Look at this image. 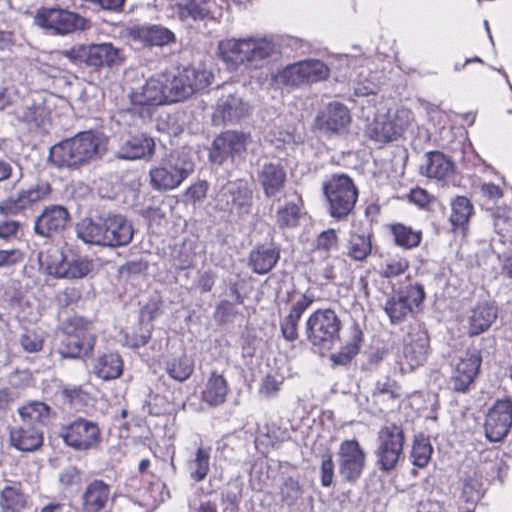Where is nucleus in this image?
<instances>
[{
	"mask_svg": "<svg viewBox=\"0 0 512 512\" xmlns=\"http://www.w3.org/2000/svg\"><path fill=\"white\" fill-rule=\"evenodd\" d=\"M512 425V401L497 400L489 409L484 430L490 442L501 441L509 432Z\"/></svg>",
	"mask_w": 512,
	"mask_h": 512,
	"instance_id": "obj_19",
	"label": "nucleus"
},
{
	"mask_svg": "<svg viewBox=\"0 0 512 512\" xmlns=\"http://www.w3.org/2000/svg\"><path fill=\"white\" fill-rule=\"evenodd\" d=\"M158 129L166 131L170 135H177L182 131V127L178 124L177 118L172 115L161 117L158 121Z\"/></svg>",
	"mask_w": 512,
	"mask_h": 512,
	"instance_id": "obj_62",
	"label": "nucleus"
},
{
	"mask_svg": "<svg viewBox=\"0 0 512 512\" xmlns=\"http://www.w3.org/2000/svg\"><path fill=\"white\" fill-rule=\"evenodd\" d=\"M432 451V446L427 438L423 436L416 437L411 451L413 464L418 467H425L431 458Z\"/></svg>",
	"mask_w": 512,
	"mask_h": 512,
	"instance_id": "obj_48",
	"label": "nucleus"
},
{
	"mask_svg": "<svg viewBox=\"0 0 512 512\" xmlns=\"http://www.w3.org/2000/svg\"><path fill=\"white\" fill-rule=\"evenodd\" d=\"M133 105H160L169 103L165 88V75L148 79L140 90L133 88L130 94Z\"/></svg>",
	"mask_w": 512,
	"mask_h": 512,
	"instance_id": "obj_27",
	"label": "nucleus"
},
{
	"mask_svg": "<svg viewBox=\"0 0 512 512\" xmlns=\"http://www.w3.org/2000/svg\"><path fill=\"white\" fill-rule=\"evenodd\" d=\"M165 370L172 379L184 382L193 374L194 362L190 357L182 355L167 361Z\"/></svg>",
	"mask_w": 512,
	"mask_h": 512,
	"instance_id": "obj_41",
	"label": "nucleus"
},
{
	"mask_svg": "<svg viewBox=\"0 0 512 512\" xmlns=\"http://www.w3.org/2000/svg\"><path fill=\"white\" fill-rule=\"evenodd\" d=\"M277 80L286 86L292 87L307 84L303 61L286 66L278 73Z\"/></svg>",
	"mask_w": 512,
	"mask_h": 512,
	"instance_id": "obj_46",
	"label": "nucleus"
},
{
	"mask_svg": "<svg viewBox=\"0 0 512 512\" xmlns=\"http://www.w3.org/2000/svg\"><path fill=\"white\" fill-rule=\"evenodd\" d=\"M212 79V72L203 65L184 67L171 77L165 75L169 103L185 100L195 92L205 89Z\"/></svg>",
	"mask_w": 512,
	"mask_h": 512,
	"instance_id": "obj_7",
	"label": "nucleus"
},
{
	"mask_svg": "<svg viewBox=\"0 0 512 512\" xmlns=\"http://www.w3.org/2000/svg\"><path fill=\"white\" fill-rule=\"evenodd\" d=\"M281 384V380H278L274 376L267 375L261 383L260 393L264 394L267 397L274 396L279 391Z\"/></svg>",
	"mask_w": 512,
	"mask_h": 512,
	"instance_id": "obj_63",
	"label": "nucleus"
},
{
	"mask_svg": "<svg viewBox=\"0 0 512 512\" xmlns=\"http://www.w3.org/2000/svg\"><path fill=\"white\" fill-rule=\"evenodd\" d=\"M34 22L39 27L52 30L59 35L84 31L90 27L86 18L59 6L40 8L34 17Z\"/></svg>",
	"mask_w": 512,
	"mask_h": 512,
	"instance_id": "obj_11",
	"label": "nucleus"
},
{
	"mask_svg": "<svg viewBox=\"0 0 512 512\" xmlns=\"http://www.w3.org/2000/svg\"><path fill=\"white\" fill-rule=\"evenodd\" d=\"M227 203H232L241 210L247 211L252 201V191L241 182L229 183L226 188Z\"/></svg>",
	"mask_w": 512,
	"mask_h": 512,
	"instance_id": "obj_43",
	"label": "nucleus"
},
{
	"mask_svg": "<svg viewBox=\"0 0 512 512\" xmlns=\"http://www.w3.org/2000/svg\"><path fill=\"white\" fill-rule=\"evenodd\" d=\"M73 64L92 67L111 66L118 59V50L110 43L78 45L62 51Z\"/></svg>",
	"mask_w": 512,
	"mask_h": 512,
	"instance_id": "obj_14",
	"label": "nucleus"
},
{
	"mask_svg": "<svg viewBox=\"0 0 512 512\" xmlns=\"http://www.w3.org/2000/svg\"><path fill=\"white\" fill-rule=\"evenodd\" d=\"M248 135L237 131H226L217 136L212 144L210 159L221 164L228 157L240 156L248 144Z\"/></svg>",
	"mask_w": 512,
	"mask_h": 512,
	"instance_id": "obj_22",
	"label": "nucleus"
},
{
	"mask_svg": "<svg viewBox=\"0 0 512 512\" xmlns=\"http://www.w3.org/2000/svg\"><path fill=\"white\" fill-rule=\"evenodd\" d=\"M23 178L22 168L11 160L0 157V184L14 179L13 187Z\"/></svg>",
	"mask_w": 512,
	"mask_h": 512,
	"instance_id": "obj_54",
	"label": "nucleus"
},
{
	"mask_svg": "<svg viewBox=\"0 0 512 512\" xmlns=\"http://www.w3.org/2000/svg\"><path fill=\"white\" fill-rule=\"evenodd\" d=\"M478 482L474 479H468L463 484L462 496L467 502H475L480 499L481 493L477 488Z\"/></svg>",
	"mask_w": 512,
	"mask_h": 512,
	"instance_id": "obj_64",
	"label": "nucleus"
},
{
	"mask_svg": "<svg viewBox=\"0 0 512 512\" xmlns=\"http://www.w3.org/2000/svg\"><path fill=\"white\" fill-rule=\"evenodd\" d=\"M394 130L400 137L413 123L414 115L410 109L399 108L393 115H389Z\"/></svg>",
	"mask_w": 512,
	"mask_h": 512,
	"instance_id": "obj_55",
	"label": "nucleus"
},
{
	"mask_svg": "<svg viewBox=\"0 0 512 512\" xmlns=\"http://www.w3.org/2000/svg\"><path fill=\"white\" fill-rule=\"evenodd\" d=\"M409 267V261L403 257H393L385 260L380 266V275L385 278L397 277Z\"/></svg>",
	"mask_w": 512,
	"mask_h": 512,
	"instance_id": "obj_53",
	"label": "nucleus"
},
{
	"mask_svg": "<svg viewBox=\"0 0 512 512\" xmlns=\"http://www.w3.org/2000/svg\"><path fill=\"white\" fill-rule=\"evenodd\" d=\"M366 136L379 144L397 140L399 137L393 128L389 115L377 116L366 128Z\"/></svg>",
	"mask_w": 512,
	"mask_h": 512,
	"instance_id": "obj_37",
	"label": "nucleus"
},
{
	"mask_svg": "<svg viewBox=\"0 0 512 512\" xmlns=\"http://www.w3.org/2000/svg\"><path fill=\"white\" fill-rule=\"evenodd\" d=\"M280 258V249L273 244L259 245L249 254V265L253 272L263 275L270 272Z\"/></svg>",
	"mask_w": 512,
	"mask_h": 512,
	"instance_id": "obj_32",
	"label": "nucleus"
},
{
	"mask_svg": "<svg viewBox=\"0 0 512 512\" xmlns=\"http://www.w3.org/2000/svg\"><path fill=\"white\" fill-rule=\"evenodd\" d=\"M48 193V185H33L11 193L0 201V214L3 216L23 215Z\"/></svg>",
	"mask_w": 512,
	"mask_h": 512,
	"instance_id": "obj_17",
	"label": "nucleus"
},
{
	"mask_svg": "<svg viewBox=\"0 0 512 512\" xmlns=\"http://www.w3.org/2000/svg\"><path fill=\"white\" fill-rule=\"evenodd\" d=\"M70 223V214L62 205L46 206L34 223L35 233L42 237H52L61 233Z\"/></svg>",
	"mask_w": 512,
	"mask_h": 512,
	"instance_id": "obj_23",
	"label": "nucleus"
},
{
	"mask_svg": "<svg viewBox=\"0 0 512 512\" xmlns=\"http://www.w3.org/2000/svg\"><path fill=\"white\" fill-rule=\"evenodd\" d=\"M109 496V486L101 480H94L82 495V511L100 512L105 508Z\"/></svg>",
	"mask_w": 512,
	"mask_h": 512,
	"instance_id": "obj_33",
	"label": "nucleus"
},
{
	"mask_svg": "<svg viewBox=\"0 0 512 512\" xmlns=\"http://www.w3.org/2000/svg\"><path fill=\"white\" fill-rule=\"evenodd\" d=\"M279 54V46L268 36L226 38L218 43V55L232 71L260 70Z\"/></svg>",
	"mask_w": 512,
	"mask_h": 512,
	"instance_id": "obj_1",
	"label": "nucleus"
},
{
	"mask_svg": "<svg viewBox=\"0 0 512 512\" xmlns=\"http://www.w3.org/2000/svg\"><path fill=\"white\" fill-rule=\"evenodd\" d=\"M230 391L226 378L217 371H212L201 392V400L210 407L225 403Z\"/></svg>",
	"mask_w": 512,
	"mask_h": 512,
	"instance_id": "obj_31",
	"label": "nucleus"
},
{
	"mask_svg": "<svg viewBox=\"0 0 512 512\" xmlns=\"http://www.w3.org/2000/svg\"><path fill=\"white\" fill-rule=\"evenodd\" d=\"M58 338L57 351L64 358L88 356L95 344L94 336L86 328L83 319L79 317L66 320Z\"/></svg>",
	"mask_w": 512,
	"mask_h": 512,
	"instance_id": "obj_8",
	"label": "nucleus"
},
{
	"mask_svg": "<svg viewBox=\"0 0 512 512\" xmlns=\"http://www.w3.org/2000/svg\"><path fill=\"white\" fill-rule=\"evenodd\" d=\"M210 448L199 447L194 455L187 460L186 468L190 478L202 482L210 471Z\"/></svg>",
	"mask_w": 512,
	"mask_h": 512,
	"instance_id": "obj_39",
	"label": "nucleus"
},
{
	"mask_svg": "<svg viewBox=\"0 0 512 512\" xmlns=\"http://www.w3.org/2000/svg\"><path fill=\"white\" fill-rule=\"evenodd\" d=\"M251 112L250 104L238 94L222 95L216 103L213 114L215 123H236Z\"/></svg>",
	"mask_w": 512,
	"mask_h": 512,
	"instance_id": "obj_25",
	"label": "nucleus"
},
{
	"mask_svg": "<svg viewBox=\"0 0 512 512\" xmlns=\"http://www.w3.org/2000/svg\"><path fill=\"white\" fill-rule=\"evenodd\" d=\"M482 358L479 352H468L455 365L450 384L457 392H465L478 374Z\"/></svg>",
	"mask_w": 512,
	"mask_h": 512,
	"instance_id": "obj_26",
	"label": "nucleus"
},
{
	"mask_svg": "<svg viewBox=\"0 0 512 512\" xmlns=\"http://www.w3.org/2000/svg\"><path fill=\"white\" fill-rule=\"evenodd\" d=\"M314 295L303 293L294 300L288 313L281 317L279 325L282 337L288 342H294L299 337V323L304 312L314 303Z\"/></svg>",
	"mask_w": 512,
	"mask_h": 512,
	"instance_id": "obj_24",
	"label": "nucleus"
},
{
	"mask_svg": "<svg viewBox=\"0 0 512 512\" xmlns=\"http://www.w3.org/2000/svg\"><path fill=\"white\" fill-rule=\"evenodd\" d=\"M26 499L18 484L5 486L0 495L3 510L16 512L25 507Z\"/></svg>",
	"mask_w": 512,
	"mask_h": 512,
	"instance_id": "obj_42",
	"label": "nucleus"
},
{
	"mask_svg": "<svg viewBox=\"0 0 512 512\" xmlns=\"http://www.w3.org/2000/svg\"><path fill=\"white\" fill-rule=\"evenodd\" d=\"M373 397L379 403L387 402L386 408H393L399 402L401 397L400 387L396 381L387 379L386 381H377L373 391Z\"/></svg>",
	"mask_w": 512,
	"mask_h": 512,
	"instance_id": "obj_40",
	"label": "nucleus"
},
{
	"mask_svg": "<svg viewBox=\"0 0 512 512\" xmlns=\"http://www.w3.org/2000/svg\"><path fill=\"white\" fill-rule=\"evenodd\" d=\"M322 191L328 204L329 215L338 220L346 219L358 200V189L346 174H332L322 183Z\"/></svg>",
	"mask_w": 512,
	"mask_h": 512,
	"instance_id": "obj_5",
	"label": "nucleus"
},
{
	"mask_svg": "<svg viewBox=\"0 0 512 512\" xmlns=\"http://www.w3.org/2000/svg\"><path fill=\"white\" fill-rule=\"evenodd\" d=\"M102 138L92 131L80 132L50 148L49 160L58 168L75 169L102 156Z\"/></svg>",
	"mask_w": 512,
	"mask_h": 512,
	"instance_id": "obj_2",
	"label": "nucleus"
},
{
	"mask_svg": "<svg viewBox=\"0 0 512 512\" xmlns=\"http://www.w3.org/2000/svg\"><path fill=\"white\" fill-rule=\"evenodd\" d=\"M219 0H180L172 7L174 15L182 22L215 19L221 15Z\"/></svg>",
	"mask_w": 512,
	"mask_h": 512,
	"instance_id": "obj_20",
	"label": "nucleus"
},
{
	"mask_svg": "<svg viewBox=\"0 0 512 512\" xmlns=\"http://www.w3.org/2000/svg\"><path fill=\"white\" fill-rule=\"evenodd\" d=\"M125 219L114 215L105 220L84 218L76 225L79 239L88 244L103 246H123L128 243L125 234Z\"/></svg>",
	"mask_w": 512,
	"mask_h": 512,
	"instance_id": "obj_4",
	"label": "nucleus"
},
{
	"mask_svg": "<svg viewBox=\"0 0 512 512\" xmlns=\"http://www.w3.org/2000/svg\"><path fill=\"white\" fill-rule=\"evenodd\" d=\"M361 342L362 332L356 328L352 339L342 346L337 353L330 356L331 361L337 365L348 364L359 353Z\"/></svg>",
	"mask_w": 512,
	"mask_h": 512,
	"instance_id": "obj_45",
	"label": "nucleus"
},
{
	"mask_svg": "<svg viewBox=\"0 0 512 512\" xmlns=\"http://www.w3.org/2000/svg\"><path fill=\"white\" fill-rule=\"evenodd\" d=\"M392 234L394 236L395 243L406 249L418 246L421 241L420 232L413 231L411 228L402 224L393 225Z\"/></svg>",
	"mask_w": 512,
	"mask_h": 512,
	"instance_id": "obj_47",
	"label": "nucleus"
},
{
	"mask_svg": "<svg viewBox=\"0 0 512 512\" xmlns=\"http://www.w3.org/2000/svg\"><path fill=\"white\" fill-rule=\"evenodd\" d=\"M130 36H138L154 46H164L175 41V34L161 25H149L141 28L130 29Z\"/></svg>",
	"mask_w": 512,
	"mask_h": 512,
	"instance_id": "obj_38",
	"label": "nucleus"
},
{
	"mask_svg": "<svg viewBox=\"0 0 512 512\" xmlns=\"http://www.w3.org/2000/svg\"><path fill=\"white\" fill-rule=\"evenodd\" d=\"M350 123V111L337 101L330 102L315 118L316 127L326 134H344L348 131Z\"/></svg>",
	"mask_w": 512,
	"mask_h": 512,
	"instance_id": "obj_21",
	"label": "nucleus"
},
{
	"mask_svg": "<svg viewBox=\"0 0 512 512\" xmlns=\"http://www.w3.org/2000/svg\"><path fill=\"white\" fill-rule=\"evenodd\" d=\"M315 251L329 256L331 252L339 249V239L334 229L322 231L315 240Z\"/></svg>",
	"mask_w": 512,
	"mask_h": 512,
	"instance_id": "obj_51",
	"label": "nucleus"
},
{
	"mask_svg": "<svg viewBox=\"0 0 512 512\" xmlns=\"http://www.w3.org/2000/svg\"><path fill=\"white\" fill-rule=\"evenodd\" d=\"M306 82L314 83L328 78L330 70L328 66L320 60L309 59L303 61Z\"/></svg>",
	"mask_w": 512,
	"mask_h": 512,
	"instance_id": "obj_50",
	"label": "nucleus"
},
{
	"mask_svg": "<svg viewBox=\"0 0 512 512\" xmlns=\"http://www.w3.org/2000/svg\"><path fill=\"white\" fill-rule=\"evenodd\" d=\"M430 344L426 330L419 324L410 326L403 339V360L400 361L401 373H408L422 366L429 355Z\"/></svg>",
	"mask_w": 512,
	"mask_h": 512,
	"instance_id": "obj_13",
	"label": "nucleus"
},
{
	"mask_svg": "<svg viewBox=\"0 0 512 512\" xmlns=\"http://www.w3.org/2000/svg\"><path fill=\"white\" fill-rule=\"evenodd\" d=\"M336 262H339L337 258H330L329 256H326V259L319 263L316 268L318 275L326 281H334L337 278L335 269Z\"/></svg>",
	"mask_w": 512,
	"mask_h": 512,
	"instance_id": "obj_59",
	"label": "nucleus"
},
{
	"mask_svg": "<svg viewBox=\"0 0 512 512\" xmlns=\"http://www.w3.org/2000/svg\"><path fill=\"white\" fill-rule=\"evenodd\" d=\"M300 216V208L295 203H287L277 211V223L280 227H294Z\"/></svg>",
	"mask_w": 512,
	"mask_h": 512,
	"instance_id": "obj_56",
	"label": "nucleus"
},
{
	"mask_svg": "<svg viewBox=\"0 0 512 512\" xmlns=\"http://www.w3.org/2000/svg\"><path fill=\"white\" fill-rule=\"evenodd\" d=\"M23 260V254L18 249L0 250V268L10 267Z\"/></svg>",
	"mask_w": 512,
	"mask_h": 512,
	"instance_id": "obj_60",
	"label": "nucleus"
},
{
	"mask_svg": "<svg viewBox=\"0 0 512 512\" xmlns=\"http://www.w3.org/2000/svg\"><path fill=\"white\" fill-rule=\"evenodd\" d=\"M320 473L322 486L330 487L334 477V462L330 453L322 455Z\"/></svg>",
	"mask_w": 512,
	"mask_h": 512,
	"instance_id": "obj_58",
	"label": "nucleus"
},
{
	"mask_svg": "<svg viewBox=\"0 0 512 512\" xmlns=\"http://www.w3.org/2000/svg\"><path fill=\"white\" fill-rule=\"evenodd\" d=\"M339 473L348 482H356L365 467L366 455L355 439L341 442L338 451Z\"/></svg>",
	"mask_w": 512,
	"mask_h": 512,
	"instance_id": "obj_18",
	"label": "nucleus"
},
{
	"mask_svg": "<svg viewBox=\"0 0 512 512\" xmlns=\"http://www.w3.org/2000/svg\"><path fill=\"white\" fill-rule=\"evenodd\" d=\"M372 251L371 240L364 234L351 233L347 244V255L356 261L365 260Z\"/></svg>",
	"mask_w": 512,
	"mask_h": 512,
	"instance_id": "obj_44",
	"label": "nucleus"
},
{
	"mask_svg": "<svg viewBox=\"0 0 512 512\" xmlns=\"http://www.w3.org/2000/svg\"><path fill=\"white\" fill-rule=\"evenodd\" d=\"M39 261L46 272L56 278H83L92 270V262L87 258L57 249L40 254Z\"/></svg>",
	"mask_w": 512,
	"mask_h": 512,
	"instance_id": "obj_10",
	"label": "nucleus"
},
{
	"mask_svg": "<svg viewBox=\"0 0 512 512\" xmlns=\"http://www.w3.org/2000/svg\"><path fill=\"white\" fill-rule=\"evenodd\" d=\"M497 319V307L489 302L474 306L467 317V334L470 337L486 332Z\"/></svg>",
	"mask_w": 512,
	"mask_h": 512,
	"instance_id": "obj_29",
	"label": "nucleus"
},
{
	"mask_svg": "<svg viewBox=\"0 0 512 512\" xmlns=\"http://www.w3.org/2000/svg\"><path fill=\"white\" fill-rule=\"evenodd\" d=\"M409 199L412 203L421 208L427 207L435 199L426 190L422 188H415L410 191Z\"/></svg>",
	"mask_w": 512,
	"mask_h": 512,
	"instance_id": "obj_61",
	"label": "nucleus"
},
{
	"mask_svg": "<svg viewBox=\"0 0 512 512\" xmlns=\"http://www.w3.org/2000/svg\"><path fill=\"white\" fill-rule=\"evenodd\" d=\"M454 163L439 151L427 154L426 162L421 166V173L428 178L443 180L451 176Z\"/></svg>",
	"mask_w": 512,
	"mask_h": 512,
	"instance_id": "obj_34",
	"label": "nucleus"
},
{
	"mask_svg": "<svg viewBox=\"0 0 512 512\" xmlns=\"http://www.w3.org/2000/svg\"><path fill=\"white\" fill-rule=\"evenodd\" d=\"M21 424L10 430V442L23 452L38 450L44 441L43 427L50 421V407L39 401H32L18 409Z\"/></svg>",
	"mask_w": 512,
	"mask_h": 512,
	"instance_id": "obj_3",
	"label": "nucleus"
},
{
	"mask_svg": "<svg viewBox=\"0 0 512 512\" xmlns=\"http://www.w3.org/2000/svg\"><path fill=\"white\" fill-rule=\"evenodd\" d=\"M258 181L266 197L276 196L285 185L286 171L278 162L265 163L259 171Z\"/></svg>",
	"mask_w": 512,
	"mask_h": 512,
	"instance_id": "obj_30",
	"label": "nucleus"
},
{
	"mask_svg": "<svg viewBox=\"0 0 512 512\" xmlns=\"http://www.w3.org/2000/svg\"><path fill=\"white\" fill-rule=\"evenodd\" d=\"M473 214V205L465 196H457L451 201L449 222L454 233L466 234L469 220Z\"/></svg>",
	"mask_w": 512,
	"mask_h": 512,
	"instance_id": "obj_35",
	"label": "nucleus"
},
{
	"mask_svg": "<svg viewBox=\"0 0 512 512\" xmlns=\"http://www.w3.org/2000/svg\"><path fill=\"white\" fill-rule=\"evenodd\" d=\"M155 151V142L152 138L141 137L130 141V160L150 159Z\"/></svg>",
	"mask_w": 512,
	"mask_h": 512,
	"instance_id": "obj_49",
	"label": "nucleus"
},
{
	"mask_svg": "<svg viewBox=\"0 0 512 512\" xmlns=\"http://www.w3.org/2000/svg\"><path fill=\"white\" fill-rule=\"evenodd\" d=\"M342 322L330 309H317L305 321L304 333L307 341L319 350H330L340 338Z\"/></svg>",
	"mask_w": 512,
	"mask_h": 512,
	"instance_id": "obj_6",
	"label": "nucleus"
},
{
	"mask_svg": "<svg viewBox=\"0 0 512 512\" xmlns=\"http://www.w3.org/2000/svg\"><path fill=\"white\" fill-rule=\"evenodd\" d=\"M424 299L425 291L422 285H409L404 290L389 297L384 310L391 323L398 324L404 321L413 312L414 308L419 307Z\"/></svg>",
	"mask_w": 512,
	"mask_h": 512,
	"instance_id": "obj_16",
	"label": "nucleus"
},
{
	"mask_svg": "<svg viewBox=\"0 0 512 512\" xmlns=\"http://www.w3.org/2000/svg\"><path fill=\"white\" fill-rule=\"evenodd\" d=\"M404 442L403 429L395 423L387 424L379 430L375 455L381 470H393L400 459L404 458Z\"/></svg>",
	"mask_w": 512,
	"mask_h": 512,
	"instance_id": "obj_12",
	"label": "nucleus"
},
{
	"mask_svg": "<svg viewBox=\"0 0 512 512\" xmlns=\"http://www.w3.org/2000/svg\"><path fill=\"white\" fill-rule=\"evenodd\" d=\"M194 171L187 158L171 153L150 170V184L154 190L169 191L177 188Z\"/></svg>",
	"mask_w": 512,
	"mask_h": 512,
	"instance_id": "obj_9",
	"label": "nucleus"
},
{
	"mask_svg": "<svg viewBox=\"0 0 512 512\" xmlns=\"http://www.w3.org/2000/svg\"><path fill=\"white\" fill-rule=\"evenodd\" d=\"M64 442L78 451L96 448L101 441V433L97 423L79 417L62 428Z\"/></svg>",
	"mask_w": 512,
	"mask_h": 512,
	"instance_id": "obj_15",
	"label": "nucleus"
},
{
	"mask_svg": "<svg viewBox=\"0 0 512 512\" xmlns=\"http://www.w3.org/2000/svg\"><path fill=\"white\" fill-rule=\"evenodd\" d=\"M302 492L299 480L288 477L280 486L281 501L288 506H292L301 497Z\"/></svg>",
	"mask_w": 512,
	"mask_h": 512,
	"instance_id": "obj_52",
	"label": "nucleus"
},
{
	"mask_svg": "<svg viewBox=\"0 0 512 512\" xmlns=\"http://www.w3.org/2000/svg\"><path fill=\"white\" fill-rule=\"evenodd\" d=\"M17 117L20 121L26 123L30 129L45 127L50 121V108L46 105L45 99L41 95L27 100L25 104L18 109Z\"/></svg>",
	"mask_w": 512,
	"mask_h": 512,
	"instance_id": "obj_28",
	"label": "nucleus"
},
{
	"mask_svg": "<svg viewBox=\"0 0 512 512\" xmlns=\"http://www.w3.org/2000/svg\"><path fill=\"white\" fill-rule=\"evenodd\" d=\"M92 370L103 380L116 379L123 372V360L117 353L103 354L93 362Z\"/></svg>",
	"mask_w": 512,
	"mask_h": 512,
	"instance_id": "obj_36",
	"label": "nucleus"
},
{
	"mask_svg": "<svg viewBox=\"0 0 512 512\" xmlns=\"http://www.w3.org/2000/svg\"><path fill=\"white\" fill-rule=\"evenodd\" d=\"M23 349L29 353H35L42 349L43 338L36 331H27L20 339Z\"/></svg>",
	"mask_w": 512,
	"mask_h": 512,
	"instance_id": "obj_57",
	"label": "nucleus"
}]
</instances>
